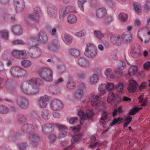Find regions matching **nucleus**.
I'll use <instances>...</instances> for the list:
<instances>
[{
  "instance_id": "nucleus-47",
  "label": "nucleus",
  "mask_w": 150,
  "mask_h": 150,
  "mask_svg": "<svg viewBox=\"0 0 150 150\" xmlns=\"http://www.w3.org/2000/svg\"><path fill=\"white\" fill-rule=\"evenodd\" d=\"M119 17L121 21L123 22H126L128 18V15L124 13H121L119 15Z\"/></svg>"
},
{
  "instance_id": "nucleus-6",
  "label": "nucleus",
  "mask_w": 150,
  "mask_h": 150,
  "mask_svg": "<svg viewBox=\"0 0 150 150\" xmlns=\"http://www.w3.org/2000/svg\"><path fill=\"white\" fill-rule=\"evenodd\" d=\"M10 73L13 77H19L25 76L27 74V71L21 67L15 66L11 68Z\"/></svg>"
},
{
  "instance_id": "nucleus-11",
  "label": "nucleus",
  "mask_w": 150,
  "mask_h": 150,
  "mask_svg": "<svg viewBox=\"0 0 150 150\" xmlns=\"http://www.w3.org/2000/svg\"><path fill=\"white\" fill-rule=\"evenodd\" d=\"M16 101L18 106L22 109H27L29 106V101L25 97H18L17 98Z\"/></svg>"
},
{
  "instance_id": "nucleus-45",
  "label": "nucleus",
  "mask_w": 150,
  "mask_h": 150,
  "mask_svg": "<svg viewBox=\"0 0 150 150\" xmlns=\"http://www.w3.org/2000/svg\"><path fill=\"white\" fill-rule=\"evenodd\" d=\"M21 64L23 67L27 68L31 66L32 62L29 60H24L21 61Z\"/></svg>"
},
{
  "instance_id": "nucleus-40",
  "label": "nucleus",
  "mask_w": 150,
  "mask_h": 150,
  "mask_svg": "<svg viewBox=\"0 0 150 150\" xmlns=\"http://www.w3.org/2000/svg\"><path fill=\"white\" fill-rule=\"evenodd\" d=\"M82 134H79L77 135H74L71 140V146H74V144L76 142H77L81 138Z\"/></svg>"
},
{
  "instance_id": "nucleus-55",
  "label": "nucleus",
  "mask_w": 150,
  "mask_h": 150,
  "mask_svg": "<svg viewBox=\"0 0 150 150\" xmlns=\"http://www.w3.org/2000/svg\"><path fill=\"white\" fill-rule=\"evenodd\" d=\"M115 96L113 92H109L107 98L108 102L110 103L112 102L114 99Z\"/></svg>"
},
{
  "instance_id": "nucleus-22",
  "label": "nucleus",
  "mask_w": 150,
  "mask_h": 150,
  "mask_svg": "<svg viewBox=\"0 0 150 150\" xmlns=\"http://www.w3.org/2000/svg\"><path fill=\"white\" fill-rule=\"evenodd\" d=\"M78 64L80 67H85L89 65V61L83 57H80L77 59Z\"/></svg>"
},
{
  "instance_id": "nucleus-61",
  "label": "nucleus",
  "mask_w": 150,
  "mask_h": 150,
  "mask_svg": "<svg viewBox=\"0 0 150 150\" xmlns=\"http://www.w3.org/2000/svg\"><path fill=\"white\" fill-rule=\"evenodd\" d=\"M17 119L18 122L19 123H22L25 122L27 120L25 116L23 115H21L18 116Z\"/></svg>"
},
{
  "instance_id": "nucleus-26",
  "label": "nucleus",
  "mask_w": 150,
  "mask_h": 150,
  "mask_svg": "<svg viewBox=\"0 0 150 150\" xmlns=\"http://www.w3.org/2000/svg\"><path fill=\"white\" fill-rule=\"evenodd\" d=\"M105 74L107 78L109 80L113 79H115V76L113 73L112 69L110 68H107L105 69Z\"/></svg>"
},
{
  "instance_id": "nucleus-35",
  "label": "nucleus",
  "mask_w": 150,
  "mask_h": 150,
  "mask_svg": "<svg viewBox=\"0 0 150 150\" xmlns=\"http://www.w3.org/2000/svg\"><path fill=\"white\" fill-rule=\"evenodd\" d=\"M99 80V77L97 74H93L90 77V82L93 85L96 83L98 82Z\"/></svg>"
},
{
  "instance_id": "nucleus-12",
  "label": "nucleus",
  "mask_w": 150,
  "mask_h": 150,
  "mask_svg": "<svg viewBox=\"0 0 150 150\" xmlns=\"http://www.w3.org/2000/svg\"><path fill=\"white\" fill-rule=\"evenodd\" d=\"M47 11L49 16L52 18H55L57 16V9L56 7L52 4H48Z\"/></svg>"
},
{
  "instance_id": "nucleus-64",
  "label": "nucleus",
  "mask_w": 150,
  "mask_h": 150,
  "mask_svg": "<svg viewBox=\"0 0 150 150\" xmlns=\"http://www.w3.org/2000/svg\"><path fill=\"white\" fill-rule=\"evenodd\" d=\"M86 33V32L85 30H83L76 33L75 35L78 37H81L85 35Z\"/></svg>"
},
{
  "instance_id": "nucleus-29",
  "label": "nucleus",
  "mask_w": 150,
  "mask_h": 150,
  "mask_svg": "<svg viewBox=\"0 0 150 150\" xmlns=\"http://www.w3.org/2000/svg\"><path fill=\"white\" fill-rule=\"evenodd\" d=\"M38 37L40 41L42 43H45L47 40L48 38L47 35L44 31H41L39 33Z\"/></svg>"
},
{
  "instance_id": "nucleus-33",
  "label": "nucleus",
  "mask_w": 150,
  "mask_h": 150,
  "mask_svg": "<svg viewBox=\"0 0 150 150\" xmlns=\"http://www.w3.org/2000/svg\"><path fill=\"white\" fill-rule=\"evenodd\" d=\"M106 14V11L105 9L103 8L98 9L96 12V15L99 18H102Z\"/></svg>"
},
{
  "instance_id": "nucleus-57",
  "label": "nucleus",
  "mask_w": 150,
  "mask_h": 150,
  "mask_svg": "<svg viewBox=\"0 0 150 150\" xmlns=\"http://www.w3.org/2000/svg\"><path fill=\"white\" fill-rule=\"evenodd\" d=\"M34 12L36 16L40 17L41 15V11L40 8L38 7H35L34 9Z\"/></svg>"
},
{
  "instance_id": "nucleus-63",
  "label": "nucleus",
  "mask_w": 150,
  "mask_h": 150,
  "mask_svg": "<svg viewBox=\"0 0 150 150\" xmlns=\"http://www.w3.org/2000/svg\"><path fill=\"white\" fill-rule=\"evenodd\" d=\"M122 120L123 118L120 117H119L117 118H114L111 123V125L112 126L117 123H120Z\"/></svg>"
},
{
  "instance_id": "nucleus-21",
  "label": "nucleus",
  "mask_w": 150,
  "mask_h": 150,
  "mask_svg": "<svg viewBox=\"0 0 150 150\" xmlns=\"http://www.w3.org/2000/svg\"><path fill=\"white\" fill-rule=\"evenodd\" d=\"M37 21L34 15L32 14H30L26 17L24 19V21L29 26L32 25L33 22Z\"/></svg>"
},
{
  "instance_id": "nucleus-48",
  "label": "nucleus",
  "mask_w": 150,
  "mask_h": 150,
  "mask_svg": "<svg viewBox=\"0 0 150 150\" xmlns=\"http://www.w3.org/2000/svg\"><path fill=\"white\" fill-rule=\"evenodd\" d=\"M69 52L72 55L76 57H79L80 54V51L76 49H71L70 50Z\"/></svg>"
},
{
  "instance_id": "nucleus-17",
  "label": "nucleus",
  "mask_w": 150,
  "mask_h": 150,
  "mask_svg": "<svg viewBox=\"0 0 150 150\" xmlns=\"http://www.w3.org/2000/svg\"><path fill=\"white\" fill-rule=\"evenodd\" d=\"M56 126L61 130L58 135V138H62L65 137L67 134V132L65 131L68 129V128L64 125L61 124H56Z\"/></svg>"
},
{
  "instance_id": "nucleus-16",
  "label": "nucleus",
  "mask_w": 150,
  "mask_h": 150,
  "mask_svg": "<svg viewBox=\"0 0 150 150\" xmlns=\"http://www.w3.org/2000/svg\"><path fill=\"white\" fill-rule=\"evenodd\" d=\"M31 134L28 137V139L30 140L32 147L35 148L38 145V142L40 138L38 135L36 134Z\"/></svg>"
},
{
  "instance_id": "nucleus-23",
  "label": "nucleus",
  "mask_w": 150,
  "mask_h": 150,
  "mask_svg": "<svg viewBox=\"0 0 150 150\" xmlns=\"http://www.w3.org/2000/svg\"><path fill=\"white\" fill-rule=\"evenodd\" d=\"M48 88L50 92L52 94L56 95L60 93L59 88L56 85H50Z\"/></svg>"
},
{
  "instance_id": "nucleus-31",
  "label": "nucleus",
  "mask_w": 150,
  "mask_h": 150,
  "mask_svg": "<svg viewBox=\"0 0 150 150\" xmlns=\"http://www.w3.org/2000/svg\"><path fill=\"white\" fill-rule=\"evenodd\" d=\"M98 89L99 94L101 95H104L107 91L106 84L102 83L99 85Z\"/></svg>"
},
{
  "instance_id": "nucleus-43",
  "label": "nucleus",
  "mask_w": 150,
  "mask_h": 150,
  "mask_svg": "<svg viewBox=\"0 0 150 150\" xmlns=\"http://www.w3.org/2000/svg\"><path fill=\"white\" fill-rule=\"evenodd\" d=\"M4 21H7L10 20L11 21H13L15 20V16L14 15H11L8 14H5L2 16Z\"/></svg>"
},
{
  "instance_id": "nucleus-53",
  "label": "nucleus",
  "mask_w": 150,
  "mask_h": 150,
  "mask_svg": "<svg viewBox=\"0 0 150 150\" xmlns=\"http://www.w3.org/2000/svg\"><path fill=\"white\" fill-rule=\"evenodd\" d=\"M125 88L124 84L121 82L119 83L115 86L116 90L118 92H121Z\"/></svg>"
},
{
  "instance_id": "nucleus-18",
  "label": "nucleus",
  "mask_w": 150,
  "mask_h": 150,
  "mask_svg": "<svg viewBox=\"0 0 150 150\" xmlns=\"http://www.w3.org/2000/svg\"><path fill=\"white\" fill-rule=\"evenodd\" d=\"M137 86L138 84L136 81L133 80H130L127 89L130 93H134L136 90Z\"/></svg>"
},
{
  "instance_id": "nucleus-13",
  "label": "nucleus",
  "mask_w": 150,
  "mask_h": 150,
  "mask_svg": "<svg viewBox=\"0 0 150 150\" xmlns=\"http://www.w3.org/2000/svg\"><path fill=\"white\" fill-rule=\"evenodd\" d=\"M21 129L23 132L29 134H33L35 131L34 126L28 123L23 125L21 127Z\"/></svg>"
},
{
  "instance_id": "nucleus-41",
  "label": "nucleus",
  "mask_w": 150,
  "mask_h": 150,
  "mask_svg": "<svg viewBox=\"0 0 150 150\" xmlns=\"http://www.w3.org/2000/svg\"><path fill=\"white\" fill-rule=\"evenodd\" d=\"M122 106H119L117 109H113L112 112V115L114 117L117 115V113H122L123 111L122 109Z\"/></svg>"
},
{
  "instance_id": "nucleus-62",
  "label": "nucleus",
  "mask_w": 150,
  "mask_h": 150,
  "mask_svg": "<svg viewBox=\"0 0 150 150\" xmlns=\"http://www.w3.org/2000/svg\"><path fill=\"white\" fill-rule=\"evenodd\" d=\"M106 86L107 90L109 91L112 90L114 87L113 83L112 82H108Z\"/></svg>"
},
{
  "instance_id": "nucleus-38",
  "label": "nucleus",
  "mask_w": 150,
  "mask_h": 150,
  "mask_svg": "<svg viewBox=\"0 0 150 150\" xmlns=\"http://www.w3.org/2000/svg\"><path fill=\"white\" fill-rule=\"evenodd\" d=\"M76 84L74 82L70 80L68 81L66 84V87L67 89L69 90H72L76 87Z\"/></svg>"
},
{
  "instance_id": "nucleus-14",
  "label": "nucleus",
  "mask_w": 150,
  "mask_h": 150,
  "mask_svg": "<svg viewBox=\"0 0 150 150\" xmlns=\"http://www.w3.org/2000/svg\"><path fill=\"white\" fill-rule=\"evenodd\" d=\"M27 51L25 50H14L12 52H11V54L18 59H23L27 56Z\"/></svg>"
},
{
  "instance_id": "nucleus-49",
  "label": "nucleus",
  "mask_w": 150,
  "mask_h": 150,
  "mask_svg": "<svg viewBox=\"0 0 150 150\" xmlns=\"http://www.w3.org/2000/svg\"><path fill=\"white\" fill-rule=\"evenodd\" d=\"M134 9L135 11L138 13L141 12V7L140 5L138 3L134 2L133 4Z\"/></svg>"
},
{
  "instance_id": "nucleus-25",
  "label": "nucleus",
  "mask_w": 150,
  "mask_h": 150,
  "mask_svg": "<svg viewBox=\"0 0 150 150\" xmlns=\"http://www.w3.org/2000/svg\"><path fill=\"white\" fill-rule=\"evenodd\" d=\"M140 52V47L139 45H137L135 47H132L131 53L132 56L137 57L139 56Z\"/></svg>"
},
{
  "instance_id": "nucleus-39",
  "label": "nucleus",
  "mask_w": 150,
  "mask_h": 150,
  "mask_svg": "<svg viewBox=\"0 0 150 150\" xmlns=\"http://www.w3.org/2000/svg\"><path fill=\"white\" fill-rule=\"evenodd\" d=\"M11 51L9 50H5L3 52L2 58L4 60H8V57L11 54Z\"/></svg>"
},
{
  "instance_id": "nucleus-36",
  "label": "nucleus",
  "mask_w": 150,
  "mask_h": 150,
  "mask_svg": "<svg viewBox=\"0 0 150 150\" xmlns=\"http://www.w3.org/2000/svg\"><path fill=\"white\" fill-rule=\"evenodd\" d=\"M9 33L6 30L4 29L0 30V36L5 40H8V38Z\"/></svg>"
},
{
  "instance_id": "nucleus-8",
  "label": "nucleus",
  "mask_w": 150,
  "mask_h": 150,
  "mask_svg": "<svg viewBox=\"0 0 150 150\" xmlns=\"http://www.w3.org/2000/svg\"><path fill=\"white\" fill-rule=\"evenodd\" d=\"M60 43L57 39L53 40L49 42L47 46V49L52 52H57L60 47Z\"/></svg>"
},
{
  "instance_id": "nucleus-37",
  "label": "nucleus",
  "mask_w": 150,
  "mask_h": 150,
  "mask_svg": "<svg viewBox=\"0 0 150 150\" xmlns=\"http://www.w3.org/2000/svg\"><path fill=\"white\" fill-rule=\"evenodd\" d=\"M62 40L66 44H70L72 42L73 40L72 37L68 35H64L62 37Z\"/></svg>"
},
{
  "instance_id": "nucleus-15",
  "label": "nucleus",
  "mask_w": 150,
  "mask_h": 150,
  "mask_svg": "<svg viewBox=\"0 0 150 150\" xmlns=\"http://www.w3.org/2000/svg\"><path fill=\"white\" fill-rule=\"evenodd\" d=\"M13 5L17 12H21L25 7V3L23 0H14Z\"/></svg>"
},
{
  "instance_id": "nucleus-54",
  "label": "nucleus",
  "mask_w": 150,
  "mask_h": 150,
  "mask_svg": "<svg viewBox=\"0 0 150 150\" xmlns=\"http://www.w3.org/2000/svg\"><path fill=\"white\" fill-rule=\"evenodd\" d=\"M86 2V0H79L78 2V5L80 10L83 12L84 11L83 4Z\"/></svg>"
},
{
  "instance_id": "nucleus-56",
  "label": "nucleus",
  "mask_w": 150,
  "mask_h": 150,
  "mask_svg": "<svg viewBox=\"0 0 150 150\" xmlns=\"http://www.w3.org/2000/svg\"><path fill=\"white\" fill-rule=\"evenodd\" d=\"M94 35L98 39L101 40L104 37V35L100 31H95Z\"/></svg>"
},
{
  "instance_id": "nucleus-28",
  "label": "nucleus",
  "mask_w": 150,
  "mask_h": 150,
  "mask_svg": "<svg viewBox=\"0 0 150 150\" xmlns=\"http://www.w3.org/2000/svg\"><path fill=\"white\" fill-rule=\"evenodd\" d=\"M101 98L98 96H93L91 100V105L92 106L97 105L101 101Z\"/></svg>"
},
{
  "instance_id": "nucleus-4",
  "label": "nucleus",
  "mask_w": 150,
  "mask_h": 150,
  "mask_svg": "<svg viewBox=\"0 0 150 150\" xmlns=\"http://www.w3.org/2000/svg\"><path fill=\"white\" fill-rule=\"evenodd\" d=\"M97 53L96 47L93 44L88 43L86 45L84 52L86 57L89 58H93Z\"/></svg>"
},
{
  "instance_id": "nucleus-60",
  "label": "nucleus",
  "mask_w": 150,
  "mask_h": 150,
  "mask_svg": "<svg viewBox=\"0 0 150 150\" xmlns=\"http://www.w3.org/2000/svg\"><path fill=\"white\" fill-rule=\"evenodd\" d=\"M150 10V0H147L146 5L144 6V10L146 12H147Z\"/></svg>"
},
{
  "instance_id": "nucleus-24",
  "label": "nucleus",
  "mask_w": 150,
  "mask_h": 150,
  "mask_svg": "<svg viewBox=\"0 0 150 150\" xmlns=\"http://www.w3.org/2000/svg\"><path fill=\"white\" fill-rule=\"evenodd\" d=\"M110 40L113 44L118 45L121 44L122 39L119 36L113 35L111 36Z\"/></svg>"
},
{
  "instance_id": "nucleus-10",
  "label": "nucleus",
  "mask_w": 150,
  "mask_h": 150,
  "mask_svg": "<svg viewBox=\"0 0 150 150\" xmlns=\"http://www.w3.org/2000/svg\"><path fill=\"white\" fill-rule=\"evenodd\" d=\"M63 103L61 101L55 99L52 100L50 103V107L53 110H59L63 108Z\"/></svg>"
},
{
  "instance_id": "nucleus-51",
  "label": "nucleus",
  "mask_w": 150,
  "mask_h": 150,
  "mask_svg": "<svg viewBox=\"0 0 150 150\" xmlns=\"http://www.w3.org/2000/svg\"><path fill=\"white\" fill-rule=\"evenodd\" d=\"M9 112L8 108L6 106L1 105H0V113L2 114H6Z\"/></svg>"
},
{
  "instance_id": "nucleus-5",
  "label": "nucleus",
  "mask_w": 150,
  "mask_h": 150,
  "mask_svg": "<svg viewBox=\"0 0 150 150\" xmlns=\"http://www.w3.org/2000/svg\"><path fill=\"white\" fill-rule=\"evenodd\" d=\"M38 73L39 75L45 81H52L53 72L50 69L47 67H43L40 69Z\"/></svg>"
},
{
  "instance_id": "nucleus-34",
  "label": "nucleus",
  "mask_w": 150,
  "mask_h": 150,
  "mask_svg": "<svg viewBox=\"0 0 150 150\" xmlns=\"http://www.w3.org/2000/svg\"><path fill=\"white\" fill-rule=\"evenodd\" d=\"M77 18L76 16L73 14H70L67 17V22L70 24H74L76 23Z\"/></svg>"
},
{
  "instance_id": "nucleus-32",
  "label": "nucleus",
  "mask_w": 150,
  "mask_h": 150,
  "mask_svg": "<svg viewBox=\"0 0 150 150\" xmlns=\"http://www.w3.org/2000/svg\"><path fill=\"white\" fill-rule=\"evenodd\" d=\"M12 31L15 34L19 35L22 33V29L20 26L16 25L13 27Z\"/></svg>"
},
{
  "instance_id": "nucleus-42",
  "label": "nucleus",
  "mask_w": 150,
  "mask_h": 150,
  "mask_svg": "<svg viewBox=\"0 0 150 150\" xmlns=\"http://www.w3.org/2000/svg\"><path fill=\"white\" fill-rule=\"evenodd\" d=\"M19 150H25L28 146L27 142H23L17 144Z\"/></svg>"
},
{
  "instance_id": "nucleus-58",
  "label": "nucleus",
  "mask_w": 150,
  "mask_h": 150,
  "mask_svg": "<svg viewBox=\"0 0 150 150\" xmlns=\"http://www.w3.org/2000/svg\"><path fill=\"white\" fill-rule=\"evenodd\" d=\"M12 42L13 44L15 45H24L25 44V43L21 39H18L13 40L12 41Z\"/></svg>"
},
{
  "instance_id": "nucleus-52",
  "label": "nucleus",
  "mask_w": 150,
  "mask_h": 150,
  "mask_svg": "<svg viewBox=\"0 0 150 150\" xmlns=\"http://www.w3.org/2000/svg\"><path fill=\"white\" fill-rule=\"evenodd\" d=\"M142 108H138L137 107H135L130 110L128 114L129 115H134Z\"/></svg>"
},
{
  "instance_id": "nucleus-50",
  "label": "nucleus",
  "mask_w": 150,
  "mask_h": 150,
  "mask_svg": "<svg viewBox=\"0 0 150 150\" xmlns=\"http://www.w3.org/2000/svg\"><path fill=\"white\" fill-rule=\"evenodd\" d=\"M138 69L136 66H132L128 70L129 74L132 76L134 75L137 72Z\"/></svg>"
},
{
  "instance_id": "nucleus-1",
  "label": "nucleus",
  "mask_w": 150,
  "mask_h": 150,
  "mask_svg": "<svg viewBox=\"0 0 150 150\" xmlns=\"http://www.w3.org/2000/svg\"><path fill=\"white\" fill-rule=\"evenodd\" d=\"M42 81L40 78L32 77L24 81L21 86V91L25 94L33 95L40 92V86L43 85Z\"/></svg>"
},
{
  "instance_id": "nucleus-44",
  "label": "nucleus",
  "mask_w": 150,
  "mask_h": 150,
  "mask_svg": "<svg viewBox=\"0 0 150 150\" xmlns=\"http://www.w3.org/2000/svg\"><path fill=\"white\" fill-rule=\"evenodd\" d=\"M122 40L123 39L125 40L127 42H129L132 39L131 34L130 33L126 32L123 34V37L122 38Z\"/></svg>"
},
{
  "instance_id": "nucleus-2",
  "label": "nucleus",
  "mask_w": 150,
  "mask_h": 150,
  "mask_svg": "<svg viewBox=\"0 0 150 150\" xmlns=\"http://www.w3.org/2000/svg\"><path fill=\"white\" fill-rule=\"evenodd\" d=\"M27 43L29 45L30 50L32 49L36 50L33 53L30 55L31 57L33 59H36L40 57L42 52L41 50L38 47L39 42L37 38L35 37L30 38L28 40Z\"/></svg>"
},
{
  "instance_id": "nucleus-19",
  "label": "nucleus",
  "mask_w": 150,
  "mask_h": 150,
  "mask_svg": "<svg viewBox=\"0 0 150 150\" xmlns=\"http://www.w3.org/2000/svg\"><path fill=\"white\" fill-rule=\"evenodd\" d=\"M49 100L48 98L46 96L40 97L38 102L39 107L41 108H45L48 104Z\"/></svg>"
},
{
  "instance_id": "nucleus-9",
  "label": "nucleus",
  "mask_w": 150,
  "mask_h": 150,
  "mask_svg": "<svg viewBox=\"0 0 150 150\" xmlns=\"http://www.w3.org/2000/svg\"><path fill=\"white\" fill-rule=\"evenodd\" d=\"M75 11L74 7L69 5L67 7L62 8L59 12V17L60 21H62L66 14L69 12H74Z\"/></svg>"
},
{
  "instance_id": "nucleus-59",
  "label": "nucleus",
  "mask_w": 150,
  "mask_h": 150,
  "mask_svg": "<svg viewBox=\"0 0 150 150\" xmlns=\"http://www.w3.org/2000/svg\"><path fill=\"white\" fill-rule=\"evenodd\" d=\"M132 117H130V116L125 117V121L124 123L123 127H126L130 123L132 120Z\"/></svg>"
},
{
  "instance_id": "nucleus-27",
  "label": "nucleus",
  "mask_w": 150,
  "mask_h": 150,
  "mask_svg": "<svg viewBox=\"0 0 150 150\" xmlns=\"http://www.w3.org/2000/svg\"><path fill=\"white\" fill-rule=\"evenodd\" d=\"M85 94V91L82 89H79L74 94V98L76 99H80L82 98Z\"/></svg>"
},
{
  "instance_id": "nucleus-3",
  "label": "nucleus",
  "mask_w": 150,
  "mask_h": 150,
  "mask_svg": "<svg viewBox=\"0 0 150 150\" xmlns=\"http://www.w3.org/2000/svg\"><path fill=\"white\" fill-rule=\"evenodd\" d=\"M137 37L142 42L148 43L150 40V31L147 28H144L138 31Z\"/></svg>"
},
{
  "instance_id": "nucleus-30",
  "label": "nucleus",
  "mask_w": 150,
  "mask_h": 150,
  "mask_svg": "<svg viewBox=\"0 0 150 150\" xmlns=\"http://www.w3.org/2000/svg\"><path fill=\"white\" fill-rule=\"evenodd\" d=\"M40 115L44 119L47 120L50 118L51 113L50 111L48 110H44L41 112Z\"/></svg>"
},
{
  "instance_id": "nucleus-46",
  "label": "nucleus",
  "mask_w": 150,
  "mask_h": 150,
  "mask_svg": "<svg viewBox=\"0 0 150 150\" xmlns=\"http://www.w3.org/2000/svg\"><path fill=\"white\" fill-rule=\"evenodd\" d=\"M108 117V114L107 112L106 111H103L101 115V117L100 118V120L103 121L102 122V126L104 127V125L106 123V122L105 120H106Z\"/></svg>"
},
{
  "instance_id": "nucleus-7",
  "label": "nucleus",
  "mask_w": 150,
  "mask_h": 150,
  "mask_svg": "<svg viewBox=\"0 0 150 150\" xmlns=\"http://www.w3.org/2000/svg\"><path fill=\"white\" fill-rule=\"evenodd\" d=\"M78 115L81 120L80 122L81 125H82L83 124V122L82 120H90L94 115V113L93 111L89 109L87 110L86 113L83 112L81 110H78Z\"/></svg>"
},
{
  "instance_id": "nucleus-20",
  "label": "nucleus",
  "mask_w": 150,
  "mask_h": 150,
  "mask_svg": "<svg viewBox=\"0 0 150 150\" xmlns=\"http://www.w3.org/2000/svg\"><path fill=\"white\" fill-rule=\"evenodd\" d=\"M42 132L44 134H47L52 132L54 129V126L49 123H47L42 126Z\"/></svg>"
}]
</instances>
